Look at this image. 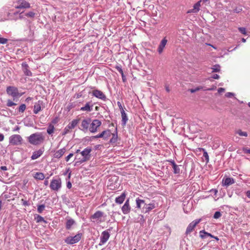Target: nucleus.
<instances>
[{
    "instance_id": "obj_26",
    "label": "nucleus",
    "mask_w": 250,
    "mask_h": 250,
    "mask_svg": "<svg viewBox=\"0 0 250 250\" xmlns=\"http://www.w3.org/2000/svg\"><path fill=\"white\" fill-rule=\"evenodd\" d=\"M75 221L72 219H68L66 222V229H70L71 227L75 224Z\"/></svg>"
},
{
    "instance_id": "obj_51",
    "label": "nucleus",
    "mask_w": 250,
    "mask_h": 250,
    "mask_svg": "<svg viewBox=\"0 0 250 250\" xmlns=\"http://www.w3.org/2000/svg\"><path fill=\"white\" fill-rule=\"evenodd\" d=\"M70 129H68V125L66 126V127L64 129V132L63 133V135H65L67 134L69 130Z\"/></svg>"
},
{
    "instance_id": "obj_57",
    "label": "nucleus",
    "mask_w": 250,
    "mask_h": 250,
    "mask_svg": "<svg viewBox=\"0 0 250 250\" xmlns=\"http://www.w3.org/2000/svg\"><path fill=\"white\" fill-rule=\"evenodd\" d=\"M72 187V185H71V183L70 182H68L67 183V187L68 188H70Z\"/></svg>"
},
{
    "instance_id": "obj_61",
    "label": "nucleus",
    "mask_w": 250,
    "mask_h": 250,
    "mask_svg": "<svg viewBox=\"0 0 250 250\" xmlns=\"http://www.w3.org/2000/svg\"><path fill=\"white\" fill-rule=\"evenodd\" d=\"M19 13L18 12H13V13H10L9 14V15L10 16V17H11V15L12 14H14L15 15H17ZM10 18H11V17H10Z\"/></svg>"
},
{
    "instance_id": "obj_13",
    "label": "nucleus",
    "mask_w": 250,
    "mask_h": 250,
    "mask_svg": "<svg viewBox=\"0 0 250 250\" xmlns=\"http://www.w3.org/2000/svg\"><path fill=\"white\" fill-rule=\"evenodd\" d=\"M92 95L97 98L105 101L106 96L103 92L99 90H94L92 91Z\"/></svg>"
},
{
    "instance_id": "obj_11",
    "label": "nucleus",
    "mask_w": 250,
    "mask_h": 250,
    "mask_svg": "<svg viewBox=\"0 0 250 250\" xmlns=\"http://www.w3.org/2000/svg\"><path fill=\"white\" fill-rule=\"evenodd\" d=\"M30 7L29 3L25 0H18L15 5V8L17 9L28 8Z\"/></svg>"
},
{
    "instance_id": "obj_63",
    "label": "nucleus",
    "mask_w": 250,
    "mask_h": 250,
    "mask_svg": "<svg viewBox=\"0 0 250 250\" xmlns=\"http://www.w3.org/2000/svg\"><path fill=\"white\" fill-rule=\"evenodd\" d=\"M19 18L20 19L23 18V16L22 15V13H20L19 15Z\"/></svg>"
},
{
    "instance_id": "obj_43",
    "label": "nucleus",
    "mask_w": 250,
    "mask_h": 250,
    "mask_svg": "<svg viewBox=\"0 0 250 250\" xmlns=\"http://www.w3.org/2000/svg\"><path fill=\"white\" fill-rule=\"evenodd\" d=\"M221 216V213L219 211H216L213 215V218L215 219H218Z\"/></svg>"
},
{
    "instance_id": "obj_49",
    "label": "nucleus",
    "mask_w": 250,
    "mask_h": 250,
    "mask_svg": "<svg viewBox=\"0 0 250 250\" xmlns=\"http://www.w3.org/2000/svg\"><path fill=\"white\" fill-rule=\"evenodd\" d=\"M73 156V153H70L66 158H65V161L66 162L69 161L70 159Z\"/></svg>"
},
{
    "instance_id": "obj_56",
    "label": "nucleus",
    "mask_w": 250,
    "mask_h": 250,
    "mask_svg": "<svg viewBox=\"0 0 250 250\" xmlns=\"http://www.w3.org/2000/svg\"><path fill=\"white\" fill-rule=\"evenodd\" d=\"M4 139V135L0 133V142L2 141Z\"/></svg>"
},
{
    "instance_id": "obj_7",
    "label": "nucleus",
    "mask_w": 250,
    "mask_h": 250,
    "mask_svg": "<svg viewBox=\"0 0 250 250\" xmlns=\"http://www.w3.org/2000/svg\"><path fill=\"white\" fill-rule=\"evenodd\" d=\"M103 215L104 213L101 211L98 210L90 217V219L93 222L100 224L104 221L102 219Z\"/></svg>"
},
{
    "instance_id": "obj_12",
    "label": "nucleus",
    "mask_w": 250,
    "mask_h": 250,
    "mask_svg": "<svg viewBox=\"0 0 250 250\" xmlns=\"http://www.w3.org/2000/svg\"><path fill=\"white\" fill-rule=\"evenodd\" d=\"M110 234L107 230H104L102 232L100 237V242L99 245L101 246L105 244L109 239Z\"/></svg>"
},
{
    "instance_id": "obj_21",
    "label": "nucleus",
    "mask_w": 250,
    "mask_h": 250,
    "mask_svg": "<svg viewBox=\"0 0 250 250\" xmlns=\"http://www.w3.org/2000/svg\"><path fill=\"white\" fill-rule=\"evenodd\" d=\"M93 105L89 102L87 103L84 106L80 108L81 111L90 112L92 110Z\"/></svg>"
},
{
    "instance_id": "obj_18",
    "label": "nucleus",
    "mask_w": 250,
    "mask_h": 250,
    "mask_svg": "<svg viewBox=\"0 0 250 250\" xmlns=\"http://www.w3.org/2000/svg\"><path fill=\"white\" fill-rule=\"evenodd\" d=\"M42 104V102L41 101H39L35 104L33 109V112L35 114L38 113L41 110Z\"/></svg>"
},
{
    "instance_id": "obj_32",
    "label": "nucleus",
    "mask_w": 250,
    "mask_h": 250,
    "mask_svg": "<svg viewBox=\"0 0 250 250\" xmlns=\"http://www.w3.org/2000/svg\"><path fill=\"white\" fill-rule=\"evenodd\" d=\"M112 138L110 140L111 143H115L117 141L118 136L117 132L116 133H111Z\"/></svg>"
},
{
    "instance_id": "obj_24",
    "label": "nucleus",
    "mask_w": 250,
    "mask_h": 250,
    "mask_svg": "<svg viewBox=\"0 0 250 250\" xmlns=\"http://www.w3.org/2000/svg\"><path fill=\"white\" fill-rule=\"evenodd\" d=\"M121 113L122 116V124L124 125H125L126 124L127 121H128V118L126 114L125 113V110L123 109H122V110L121 111Z\"/></svg>"
},
{
    "instance_id": "obj_60",
    "label": "nucleus",
    "mask_w": 250,
    "mask_h": 250,
    "mask_svg": "<svg viewBox=\"0 0 250 250\" xmlns=\"http://www.w3.org/2000/svg\"><path fill=\"white\" fill-rule=\"evenodd\" d=\"M246 195L248 197L250 198V190H248L246 192Z\"/></svg>"
},
{
    "instance_id": "obj_29",
    "label": "nucleus",
    "mask_w": 250,
    "mask_h": 250,
    "mask_svg": "<svg viewBox=\"0 0 250 250\" xmlns=\"http://www.w3.org/2000/svg\"><path fill=\"white\" fill-rule=\"evenodd\" d=\"M102 133L103 135V138L104 140H107L111 135V132L109 129L103 131Z\"/></svg>"
},
{
    "instance_id": "obj_33",
    "label": "nucleus",
    "mask_w": 250,
    "mask_h": 250,
    "mask_svg": "<svg viewBox=\"0 0 250 250\" xmlns=\"http://www.w3.org/2000/svg\"><path fill=\"white\" fill-rule=\"evenodd\" d=\"M235 133L238 134L240 136H248V133L247 132L243 131L241 129H238L235 131Z\"/></svg>"
},
{
    "instance_id": "obj_4",
    "label": "nucleus",
    "mask_w": 250,
    "mask_h": 250,
    "mask_svg": "<svg viewBox=\"0 0 250 250\" xmlns=\"http://www.w3.org/2000/svg\"><path fill=\"white\" fill-rule=\"evenodd\" d=\"M92 149L90 147H86L81 152V154L83 156V158L81 159L80 158H78V155L76 156V159H78L80 160L78 162L80 163H83L86 161H87L89 159L90 153L91 152Z\"/></svg>"
},
{
    "instance_id": "obj_19",
    "label": "nucleus",
    "mask_w": 250,
    "mask_h": 250,
    "mask_svg": "<svg viewBox=\"0 0 250 250\" xmlns=\"http://www.w3.org/2000/svg\"><path fill=\"white\" fill-rule=\"evenodd\" d=\"M66 151L65 148H61L56 151H55L53 154V157L55 158H61Z\"/></svg>"
},
{
    "instance_id": "obj_9",
    "label": "nucleus",
    "mask_w": 250,
    "mask_h": 250,
    "mask_svg": "<svg viewBox=\"0 0 250 250\" xmlns=\"http://www.w3.org/2000/svg\"><path fill=\"white\" fill-rule=\"evenodd\" d=\"M22 139L20 135H13L9 138V143L13 145H18L21 143Z\"/></svg>"
},
{
    "instance_id": "obj_46",
    "label": "nucleus",
    "mask_w": 250,
    "mask_h": 250,
    "mask_svg": "<svg viewBox=\"0 0 250 250\" xmlns=\"http://www.w3.org/2000/svg\"><path fill=\"white\" fill-rule=\"evenodd\" d=\"M103 133L102 132L101 133H100L96 136H92V138L93 139H94V138L97 139V138H103Z\"/></svg>"
},
{
    "instance_id": "obj_41",
    "label": "nucleus",
    "mask_w": 250,
    "mask_h": 250,
    "mask_svg": "<svg viewBox=\"0 0 250 250\" xmlns=\"http://www.w3.org/2000/svg\"><path fill=\"white\" fill-rule=\"evenodd\" d=\"M8 42V39L2 37H0V43L4 44L7 43Z\"/></svg>"
},
{
    "instance_id": "obj_59",
    "label": "nucleus",
    "mask_w": 250,
    "mask_h": 250,
    "mask_svg": "<svg viewBox=\"0 0 250 250\" xmlns=\"http://www.w3.org/2000/svg\"><path fill=\"white\" fill-rule=\"evenodd\" d=\"M206 235H207V236H209L211 238L212 237H214V236L212 235L211 234L209 233H208L207 232H206Z\"/></svg>"
},
{
    "instance_id": "obj_30",
    "label": "nucleus",
    "mask_w": 250,
    "mask_h": 250,
    "mask_svg": "<svg viewBox=\"0 0 250 250\" xmlns=\"http://www.w3.org/2000/svg\"><path fill=\"white\" fill-rule=\"evenodd\" d=\"M79 120L75 119L73 120L71 123H70L67 125L68 129L74 128L78 124Z\"/></svg>"
},
{
    "instance_id": "obj_64",
    "label": "nucleus",
    "mask_w": 250,
    "mask_h": 250,
    "mask_svg": "<svg viewBox=\"0 0 250 250\" xmlns=\"http://www.w3.org/2000/svg\"><path fill=\"white\" fill-rule=\"evenodd\" d=\"M31 99H32V98H31V97H27V98L26 99L25 101H26V102H28L29 101L31 100Z\"/></svg>"
},
{
    "instance_id": "obj_38",
    "label": "nucleus",
    "mask_w": 250,
    "mask_h": 250,
    "mask_svg": "<svg viewBox=\"0 0 250 250\" xmlns=\"http://www.w3.org/2000/svg\"><path fill=\"white\" fill-rule=\"evenodd\" d=\"M206 231L204 230H202L200 231L199 234H200V237L202 239H205L207 237V235H206Z\"/></svg>"
},
{
    "instance_id": "obj_15",
    "label": "nucleus",
    "mask_w": 250,
    "mask_h": 250,
    "mask_svg": "<svg viewBox=\"0 0 250 250\" xmlns=\"http://www.w3.org/2000/svg\"><path fill=\"white\" fill-rule=\"evenodd\" d=\"M131 209L129 199H127L122 207V211L124 214H128Z\"/></svg>"
},
{
    "instance_id": "obj_45",
    "label": "nucleus",
    "mask_w": 250,
    "mask_h": 250,
    "mask_svg": "<svg viewBox=\"0 0 250 250\" xmlns=\"http://www.w3.org/2000/svg\"><path fill=\"white\" fill-rule=\"evenodd\" d=\"M203 156L206 158L207 162H208L209 161V157L207 151H204Z\"/></svg>"
},
{
    "instance_id": "obj_10",
    "label": "nucleus",
    "mask_w": 250,
    "mask_h": 250,
    "mask_svg": "<svg viewBox=\"0 0 250 250\" xmlns=\"http://www.w3.org/2000/svg\"><path fill=\"white\" fill-rule=\"evenodd\" d=\"M201 220V219H199L195 220L191 222L187 228L186 233L187 234L190 233L193 230L196 225L200 222Z\"/></svg>"
},
{
    "instance_id": "obj_28",
    "label": "nucleus",
    "mask_w": 250,
    "mask_h": 250,
    "mask_svg": "<svg viewBox=\"0 0 250 250\" xmlns=\"http://www.w3.org/2000/svg\"><path fill=\"white\" fill-rule=\"evenodd\" d=\"M33 177L36 179L42 180L44 178V175L42 172H36L33 174Z\"/></svg>"
},
{
    "instance_id": "obj_62",
    "label": "nucleus",
    "mask_w": 250,
    "mask_h": 250,
    "mask_svg": "<svg viewBox=\"0 0 250 250\" xmlns=\"http://www.w3.org/2000/svg\"><path fill=\"white\" fill-rule=\"evenodd\" d=\"M165 88H166V90L167 92H169L170 91V89L169 88V87L168 86H165Z\"/></svg>"
},
{
    "instance_id": "obj_5",
    "label": "nucleus",
    "mask_w": 250,
    "mask_h": 250,
    "mask_svg": "<svg viewBox=\"0 0 250 250\" xmlns=\"http://www.w3.org/2000/svg\"><path fill=\"white\" fill-rule=\"evenodd\" d=\"M62 187V181L60 178L53 179L50 184V188L54 191H58Z\"/></svg>"
},
{
    "instance_id": "obj_20",
    "label": "nucleus",
    "mask_w": 250,
    "mask_h": 250,
    "mask_svg": "<svg viewBox=\"0 0 250 250\" xmlns=\"http://www.w3.org/2000/svg\"><path fill=\"white\" fill-rule=\"evenodd\" d=\"M167 40L166 39V38H164L161 42L158 48V51L159 54H161L163 51V50L164 48L165 47L166 45L167 44Z\"/></svg>"
},
{
    "instance_id": "obj_37",
    "label": "nucleus",
    "mask_w": 250,
    "mask_h": 250,
    "mask_svg": "<svg viewBox=\"0 0 250 250\" xmlns=\"http://www.w3.org/2000/svg\"><path fill=\"white\" fill-rule=\"evenodd\" d=\"M45 208V206L44 205H41L38 206L37 210L40 213H42Z\"/></svg>"
},
{
    "instance_id": "obj_55",
    "label": "nucleus",
    "mask_w": 250,
    "mask_h": 250,
    "mask_svg": "<svg viewBox=\"0 0 250 250\" xmlns=\"http://www.w3.org/2000/svg\"><path fill=\"white\" fill-rule=\"evenodd\" d=\"M117 104L119 106V107L120 108V109H121V111L122 110V109H123L122 106V104L120 102H117Z\"/></svg>"
},
{
    "instance_id": "obj_40",
    "label": "nucleus",
    "mask_w": 250,
    "mask_h": 250,
    "mask_svg": "<svg viewBox=\"0 0 250 250\" xmlns=\"http://www.w3.org/2000/svg\"><path fill=\"white\" fill-rule=\"evenodd\" d=\"M36 219H37V222H46V221L44 220V218L39 215H38L37 216Z\"/></svg>"
},
{
    "instance_id": "obj_48",
    "label": "nucleus",
    "mask_w": 250,
    "mask_h": 250,
    "mask_svg": "<svg viewBox=\"0 0 250 250\" xmlns=\"http://www.w3.org/2000/svg\"><path fill=\"white\" fill-rule=\"evenodd\" d=\"M225 96H226V97H227L230 98V97H231L232 96H234V94H233V93H231V92H227V93L225 94Z\"/></svg>"
},
{
    "instance_id": "obj_27",
    "label": "nucleus",
    "mask_w": 250,
    "mask_h": 250,
    "mask_svg": "<svg viewBox=\"0 0 250 250\" xmlns=\"http://www.w3.org/2000/svg\"><path fill=\"white\" fill-rule=\"evenodd\" d=\"M172 168L173 169V172L175 174H179L180 172V169L179 166L177 165L174 161L171 162Z\"/></svg>"
},
{
    "instance_id": "obj_2",
    "label": "nucleus",
    "mask_w": 250,
    "mask_h": 250,
    "mask_svg": "<svg viewBox=\"0 0 250 250\" xmlns=\"http://www.w3.org/2000/svg\"><path fill=\"white\" fill-rule=\"evenodd\" d=\"M44 139V136L41 133L32 134L28 138V142L33 145H38L41 144L43 142Z\"/></svg>"
},
{
    "instance_id": "obj_14",
    "label": "nucleus",
    "mask_w": 250,
    "mask_h": 250,
    "mask_svg": "<svg viewBox=\"0 0 250 250\" xmlns=\"http://www.w3.org/2000/svg\"><path fill=\"white\" fill-rule=\"evenodd\" d=\"M90 122V119L83 120L81 123L82 130L83 131H86L89 130Z\"/></svg>"
},
{
    "instance_id": "obj_52",
    "label": "nucleus",
    "mask_w": 250,
    "mask_h": 250,
    "mask_svg": "<svg viewBox=\"0 0 250 250\" xmlns=\"http://www.w3.org/2000/svg\"><path fill=\"white\" fill-rule=\"evenodd\" d=\"M212 78L214 79H219L220 77L218 74H215L212 76Z\"/></svg>"
},
{
    "instance_id": "obj_1",
    "label": "nucleus",
    "mask_w": 250,
    "mask_h": 250,
    "mask_svg": "<svg viewBox=\"0 0 250 250\" xmlns=\"http://www.w3.org/2000/svg\"><path fill=\"white\" fill-rule=\"evenodd\" d=\"M136 208L141 209L143 213H148L156 207L153 202L147 203L144 200L138 198L136 199Z\"/></svg>"
},
{
    "instance_id": "obj_6",
    "label": "nucleus",
    "mask_w": 250,
    "mask_h": 250,
    "mask_svg": "<svg viewBox=\"0 0 250 250\" xmlns=\"http://www.w3.org/2000/svg\"><path fill=\"white\" fill-rule=\"evenodd\" d=\"M102 122L98 119H94L90 122L89 131L93 133L98 131V128L101 125Z\"/></svg>"
},
{
    "instance_id": "obj_34",
    "label": "nucleus",
    "mask_w": 250,
    "mask_h": 250,
    "mask_svg": "<svg viewBox=\"0 0 250 250\" xmlns=\"http://www.w3.org/2000/svg\"><path fill=\"white\" fill-rule=\"evenodd\" d=\"M54 127L52 124H50L47 129V132L49 134H51L54 132Z\"/></svg>"
},
{
    "instance_id": "obj_31",
    "label": "nucleus",
    "mask_w": 250,
    "mask_h": 250,
    "mask_svg": "<svg viewBox=\"0 0 250 250\" xmlns=\"http://www.w3.org/2000/svg\"><path fill=\"white\" fill-rule=\"evenodd\" d=\"M201 89H203V86H198L195 88H191V89H189V91L191 92V93H194L197 91H199L200 90H201ZM204 90H213V88H208V89H204Z\"/></svg>"
},
{
    "instance_id": "obj_54",
    "label": "nucleus",
    "mask_w": 250,
    "mask_h": 250,
    "mask_svg": "<svg viewBox=\"0 0 250 250\" xmlns=\"http://www.w3.org/2000/svg\"><path fill=\"white\" fill-rule=\"evenodd\" d=\"M225 91V89L224 88H219L218 89V92L219 93H222Z\"/></svg>"
},
{
    "instance_id": "obj_23",
    "label": "nucleus",
    "mask_w": 250,
    "mask_h": 250,
    "mask_svg": "<svg viewBox=\"0 0 250 250\" xmlns=\"http://www.w3.org/2000/svg\"><path fill=\"white\" fill-rule=\"evenodd\" d=\"M125 193H123L120 196H118L115 199V202L119 204H121L124 201L125 198Z\"/></svg>"
},
{
    "instance_id": "obj_22",
    "label": "nucleus",
    "mask_w": 250,
    "mask_h": 250,
    "mask_svg": "<svg viewBox=\"0 0 250 250\" xmlns=\"http://www.w3.org/2000/svg\"><path fill=\"white\" fill-rule=\"evenodd\" d=\"M43 152V150L42 149H40L37 151H35L33 153L31 156L32 160H35L40 157Z\"/></svg>"
},
{
    "instance_id": "obj_47",
    "label": "nucleus",
    "mask_w": 250,
    "mask_h": 250,
    "mask_svg": "<svg viewBox=\"0 0 250 250\" xmlns=\"http://www.w3.org/2000/svg\"><path fill=\"white\" fill-rule=\"evenodd\" d=\"M116 69L121 73L122 76H124V72L122 68L120 66H117Z\"/></svg>"
},
{
    "instance_id": "obj_42",
    "label": "nucleus",
    "mask_w": 250,
    "mask_h": 250,
    "mask_svg": "<svg viewBox=\"0 0 250 250\" xmlns=\"http://www.w3.org/2000/svg\"><path fill=\"white\" fill-rule=\"evenodd\" d=\"M35 13L33 12H29L25 14V15L27 17H30V18H33L35 16Z\"/></svg>"
},
{
    "instance_id": "obj_25",
    "label": "nucleus",
    "mask_w": 250,
    "mask_h": 250,
    "mask_svg": "<svg viewBox=\"0 0 250 250\" xmlns=\"http://www.w3.org/2000/svg\"><path fill=\"white\" fill-rule=\"evenodd\" d=\"M223 185L226 186H229L234 183V180L233 178H227L223 181Z\"/></svg>"
},
{
    "instance_id": "obj_44",
    "label": "nucleus",
    "mask_w": 250,
    "mask_h": 250,
    "mask_svg": "<svg viewBox=\"0 0 250 250\" xmlns=\"http://www.w3.org/2000/svg\"><path fill=\"white\" fill-rule=\"evenodd\" d=\"M239 31L244 35H246V30L244 27H239Z\"/></svg>"
},
{
    "instance_id": "obj_53",
    "label": "nucleus",
    "mask_w": 250,
    "mask_h": 250,
    "mask_svg": "<svg viewBox=\"0 0 250 250\" xmlns=\"http://www.w3.org/2000/svg\"><path fill=\"white\" fill-rule=\"evenodd\" d=\"M234 10L236 13H239L242 10V9L241 8L238 7V8H235Z\"/></svg>"
},
{
    "instance_id": "obj_3",
    "label": "nucleus",
    "mask_w": 250,
    "mask_h": 250,
    "mask_svg": "<svg viewBox=\"0 0 250 250\" xmlns=\"http://www.w3.org/2000/svg\"><path fill=\"white\" fill-rule=\"evenodd\" d=\"M6 92L8 95L13 98L14 100L16 98H19L22 95V93L19 92L18 89L15 86H8L6 88Z\"/></svg>"
},
{
    "instance_id": "obj_36",
    "label": "nucleus",
    "mask_w": 250,
    "mask_h": 250,
    "mask_svg": "<svg viewBox=\"0 0 250 250\" xmlns=\"http://www.w3.org/2000/svg\"><path fill=\"white\" fill-rule=\"evenodd\" d=\"M212 72H219L220 70V66L218 64L215 65L212 67Z\"/></svg>"
},
{
    "instance_id": "obj_50",
    "label": "nucleus",
    "mask_w": 250,
    "mask_h": 250,
    "mask_svg": "<svg viewBox=\"0 0 250 250\" xmlns=\"http://www.w3.org/2000/svg\"><path fill=\"white\" fill-rule=\"evenodd\" d=\"M242 150L244 153L250 154V149H248L247 148H243Z\"/></svg>"
},
{
    "instance_id": "obj_58",
    "label": "nucleus",
    "mask_w": 250,
    "mask_h": 250,
    "mask_svg": "<svg viewBox=\"0 0 250 250\" xmlns=\"http://www.w3.org/2000/svg\"><path fill=\"white\" fill-rule=\"evenodd\" d=\"M0 168L2 170H6L7 169V167L5 166H1L0 167Z\"/></svg>"
},
{
    "instance_id": "obj_16",
    "label": "nucleus",
    "mask_w": 250,
    "mask_h": 250,
    "mask_svg": "<svg viewBox=\"0 0 250 250\" xmlns=\"http://www.w3.org/2000/svg\"><path fill=\"white\" fill-rule=\"evenodd\" d=\"M202 0H200L197 2H196L193 7V8L189 9L187 13H197L200 10V7L201 6V2Z\"/></svg>"
},
{
    "instance_id": "obj_39",
    "label": "nucleus",
    "mask_w": 250,
    "mask_h": 250,
    "mask_svg": "<svg viewBox=\"0 0 250 250\" xmlns=\"http://www.w3.org/2000/svg\"><path fill=\"white\" fill-rule=\"evenodd\" d=\"M7 106L8 107H11L13 106L16 105L17 104L14 102H13L11 100H8L7 102Z\"/></svg>"
},
{
    "instance_id": "obj_35",
    "label": "nucleus",
    "mask_w": 250,
    "mask_h": 250,
    "mask_svg": "<svg viewBox=\"0 0 250 250\" xmlns=\"http://www.w3.org/2000/svg\"><path fill=\"white\" fill-rule=\"evenodd\" d=\"M26 105L25 104H21L19 108V112L20 113H22L26 109Z\"/></svg>"
},
{
    "instance_id": "obj_17",
    "label": "nucleus",
    "mask_w": 250,
    "mask_h": 250,
    "mask_svg": "<svg viewBox=\"0 0 250 250\" xmlns=\"http://www.w3.org/2000/svg\"><path fill=\"white\" fill-rule=\"evenodd\" d=\"M22 71L24 74L28 76H31L32 74L30 70L29 69V66L26 62H23L21 64Z\"/></svg>"
},
{
    "instance_id": "obj_8",
    "label": "nucleus",
    "mask_w": 250,
    "mask_h": 250,
    "mask_svg": "<svg viewBox=\"0 0 250 250\" xmlns=\"http://www.w3.org/2000/svg\"><path fill=\"white\" fill-rule=\"evenodd\" d=\"M82 237L81 233H78L74 236H68L65 240V242L68 244H73L78 242Z\"/></svg>"
}]
</instances>
